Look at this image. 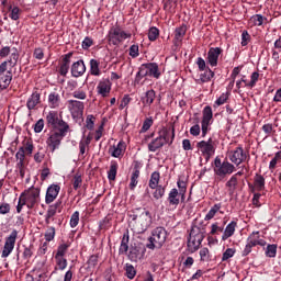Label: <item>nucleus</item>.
Returning a JSON list of instances; mask_svg holds the SVG:
<instances>
[{
    "instance_id": "603ef678",
    "label": "nucleus",
    "mask_w": 281,
    "mask_h": 281,
    "mask_svg": "<svg viewBox=\"0 0 281 281\" xmlns=\"http://www.w3.org/2000/svg\"><path fill=\"white\" fill-rule=\"evenodd\" d=\"M72 188L74 190H78L79 188H82V175L76 173L72 178Z\"/></svg>"
},
{
    "instance_id": "c756f323",
    "label": "nucleus",
    "mask_w": 281,
    "mask_h": 281,
    "mask_svg": "<svg viewBox=\"0 0 281 281\" xmlns=\"http://www.w3.org/2000/svg\"><path fill=\"white\" fill-rule=\"evenodd\" d=\"M267 21V18L262 16V14H255L249 19V25L251 27H260V25H263Z\"/></svg>"
},
{
    "instance_id": "c85d7f7f",
    "label": "nucleus",
    "mask_w": 281,
    "mask_h": 281,
    "mask_svg": "<svg viewBox=\"0 0 281 281\" xmlns=\"http://www.w3.org/2000/svg\"><path fill=\"white\" fill-rule=\"evenodd\" d=\"M131 240V237L128 236V232L123 234L122 240H121V245L119 248V254L120 255H125L128 254V243Z\"/></svg>"
},
{
    "instance_id": "4468645a",
    "label": "nucleus",
    "mask_w": 281,
    "mask_h": 281,
    "mask_svg": "<svg viewBox=\"0 0 281 281\" xmlns=\"http://www.w3.org/2000/svg\"><path fill=\"white\" fill-rule=\"evenodd\" d=\"M68 109L72 117H82V114L85 113V102L78 100H69Z\"/></svg>"
},
{
    "instance_id": "680f3d73",
    "label": "nucleus",
    "mask_w": 281,
    "mask_h": 281,
    "mask_svg": "<svg viewBox=\"0 0 281 281\" xmlns=\"http://www.w3.org/2000/svg\"><path fill=\"white\" fill-rule=\"evenodd\" d=\"M78 223H80V212L76 211L70 217V227H78Z\"/></svg>"
},
{
    "instance_id": "13d9d810",
    "label": "nucleus",
    "mask_w": 281,
    "mask_h": 281,
    "mask_svg": "<svg viewBox=\"0 0 281 281\" xmlns=\"http://www.w3.org/2000/svg\"><path fill=\"white\" fill-rule=\"evenodd\" d=\"M68 250H69V244H60L57 247V252L55 256L65 257V255L67 254Z\"/></svg>"
},
{
    "instance_id": "2f4dec72",
    "label": "nucleus",
    "mask_w": 281,
    "mask_h": 281,
    "mask_svg": "<svg viewBox=\"0 0 281 281\" xmlns=\"http://www.w3.org/2000/svg\"><path fill=\"white\" fill-rule=\"evenodd\" d=\"M178 192L181 195V203L186 201V193L188 192V182L186 180L179 178L177 181Z\"/></svg>"
},
{
    "instance_id": "7ed1b4c3",
    "label": "nucleus",
    "mask_w": 281,
    "mask_h": 281,
    "mask_svg": "<svg viewBox=\"0 0 281 281\" xmlns=\"http://www.w3.org/2000/svg\"><path fill=\"white\" fill-rule=\"evenodd\" d=\"M213 117L214 113L212 112V106L206 105L202 111L201 125H199L198 122L195 125L191 126L190 135H192L193 137H199L202 131V137H205L207 135V132L210 131V126H212Z\"/></svg>"
},
{
    "instance_id": "4c0bfd02",
    "label": "nucleus",
    "mask_w": 281,
    "mask_h": 281,
    "mask_svg": "<svg viewBox=\"0 0 281 281\" xmlns=\"http://www.w3.org/2000/svg\"><path fill=\"white\" fill-rule=\"evenodd\" d=\"M159 179H161V176L159 175V171H154L149 179V188L151 190H155L156 188H159Z\"/></svg>"
},
{
    "instance_id": "f8f14e48",
    "label": "nucleus",
    "mask_w": 281,
    "mask_h": 281,
    "mask_svg": "<svg viewBox=\"0 0 281 281\" xmlns=\"http://www.w3.org/2000/svg\"><path fill=\"white\" fill-rule=\"evenodd\" d=\"M227 157L232 164L240 166V164L247 159V154L245 153V149H243V146H238L235 149L227 151Z\"/></svg>"
},
{
    "instance_id": "5701e85b",
    "label": "nucleus",
    "mask_w": 281,
    "mask_h": 281,
    "mask_svg": "<svg viewBox=\"0 0 281 281\" xmlns=\"http://www.w3.org/2000/svg\"><path fill=\"white\" fill-rule=\"evenodd\" d=\"M155 98H157V93L155 92V90H147L145 92V95L140 98V102L144 109H146V106H151L153 102H155Z\"/></svg>"
},
{
    "instance_id": "423d86ee",
    "label": "nucleus",
    "mask_w": 281,
    "mask_h": 281,
    "mask_svg": "<svg viewBox=\"0 0 281 281\" xmlns=\"http://www.w3.org/2000/svg\"><path fill=\"white\" fill-rule=\"evenodd\" d=\"M213 171L220 179H225L227 175H233L236 171V167L232 162L227 160L222 161L221 157H216L214 159Z\"/></svg>"
},
{
    "instance_id": "58836bf2",
    "label": "nucleus",
    "mask_w": 281,
    "mask_h": 281,
    "mask_svg": "<svg viewBox=\"0 0 281 281\" xmlns=\"http://www.w3.org/2000/svg\"><path fill=\"white\" fill-rule=\"evenodd\" d=\"M60 119H58V113L50 111L46 116V122L49 124V126H53V128L58 124Z\"/></svg>"
},
{
    "instance_id": "e2e57ef3",
    "label": "nucleus",
    "mask_w": 281,
    "mask_h": 281,
    "mask_svg": "<svg viewBox=\"0 0 281 281\" xmlns=\"http://www.w3.org/2000/svg\"><path fill=\"white\" fill-rule=\"evenodd\" d=\"M200 260L201 262H210V249L204 247L200 250Z\"/></svg>"
},
{
    "instance_id": "69168bd1",
    "label": "nucleus",
    "mask_w": 281,
    "mask_h": 281,
    "mask_svg": "<svg viewBox=\"0 0 281 281\" xmlns=\"http://www.w3.org/2000/svg\"><path fill=\"white\" fill-rule=\"evenodd\" d=\"M72 98L77 100H87V92L82 89H77L72 92Z\"/></svg>"
},
{
    "instance_id": "3c124183",
    "label": "nucleus",
    "mask_w": 281,
    "mask_h": 281,
    "mask_svg": "<svg viewBox=\"0 0 281 281\" xmlns=\"http://www.w3.org/2000/svg\"><path fill=\"white\" fill-rule=\"evenodd\" d=\"M125 272L128 280H133V278L137 276V271L135 270V267H133V265L131 263L125 265Z\"/></svg>"
},
{
    "instance_id": "864d4df0",
    "label": "nucleus",
    "mask_w": 281,
    "mask_h": 281,
    "mask_svg": "<svg viewBox=\"0 0 281 281\" xmlns=\"http://www.w3.org/2000/svg\"><path fill=\"white\" fill-rule=\"evenodd\" d=\"M236 255V249L235 248H227L222 256V262H227L229 258H234Z\"/></svg>"
},
{
    "instance_id": "c03bdc74",
    "label": "nucleus",
    "mask_w": 281,
    "mask_h": 281,
    "mask_svg": "<svg viewBox=\"0 0 281 281\" xmlns=\"http://www.w3.org/2000/svg\"><path fill=\"white\" fill-rule=\"evenodd\" d=\"M90 74L91 76H100V63L97 59L90 60Z\"/></svg>"
},
{
    "instance_id": "bb28decb",
    "label": "nucleus",
    "mask_w": 281,
    "mask_h": 281,
    "mask_svg": "<svg viewBox=\"0 0 281 281\" xmlns=\"http://www.w3.org/2000/svg\"><path fill=\"white\" fill-rule=\"evenodd\" d=\"M146 67L150 78H156V80L161 78V71H159V65L157 63H147Z\"/></svg>"
},
{
    "instance_id": "4d7b16f0",
    "label": "nucleus",
    "mask_w": 281,
    "mask_h": 281,
    "mask_svg": "<svg viewBox=\"0 0 281 281\" xmlns=\"http://www.w3.org/2000/svg\"><path fill=\"white\" fill-rule=\"evenodd\" d=\"M55 260L60 271H65V269H67V259H65V257L55 256Z\"/></svg>"
},
{
    "instance_id": "09e8293b",
    "label": "nucleus",
    "mask_w": 281,
    "mask_h": 281,
    "mask_svg": "<svg viewBox=\"0 0 281 281\" xmlns=\"http://www.w3.org/2000/svg\"><path fill=\"white\" fill-rule=\"evenodd\" d=\"M13 50L16 52V48H11L10 46H2L0 48V60H3V58H8Z\"/></svg>"
},
{
    "instance_id": "f03ea898",
    "label": "nucleus",
    "mask_w": 281,
    "mask_h": 281,
    "mask_svg": "<svg viewBox=\"0 0 281 281\" xmlns=\"http://www.w3.org/2000/svg\"><path fill=\"white\" fill-rule=\"evenodd\" d=\"M175 142V126L164 127L159 135L148 144L149 153H157L159 148H164L166 144L169 146Z\"/></svg>"
},
{
    "instance_id": "72a5a7b5",
    "label": "nucleus",
    "mask_w": 281,
    "mask_h": 281,
    "mask_svg": "<svg viewBox=\"0 0 281 281\" xmlns=\"http://www.w3.org/2000/svg\"><path fill=\"white\" fill-rule=\"evenodd\" d=\"M146 76H149L148 75V68L146 66V64H143L139 68H138V71L136 74V77H135V85H139V82H142V78H146Z\"/></svg>"
},
{
    "instance_id": "de8ad7c7",
    "label": "nucleus",
    "mask_w": 281,
    "mask_h": 281,
    "mask_svg": "<svg viewBox=\"0 0 281 281\" xmlns=\"http://www.w3.org/2000/svg\"><path fill=\"white\" fill-rule=\"evenodd\" d=\"M127 258L131 262H137V260H139V249H137V247L130 248Z\"/></svg>"
},
{
    "instance_id": "774afa93",
    "label": "nucleus",
    "mask_w": 281,
    "mask_h": 281,
    "mask_svg": "<svg viewBox=\"0 0 281 281\" xmlns=\"http://www.w3.org/2000/svg\"><path fill=\"white\" fill-rule=\"evenodd\" d=\"M130 56L131 58H137L139 56V45L134 44L130 47Z\"/></svg>"
},
{
    "instance_id": "20e7f679",
    "label": "nucleus",
    "mask_w": 281,
    "mask_h": 281,
    "mask_svg": "<svg viewBox=\"0 0 281 281\" xmlns=\"http://www.w3.org/2000/svg\"><path fill=\"white\" fill-rule=\"evenodd\" d=\"M168 238V231L164 227L158 226L151 231V236L148 238V243L146 245L147 249H161L164 245H166V240Z\"/></svg>"
},
{
    "instance_id": "f3484780",
    "label": "nucleus",
    "mask_w": 281,
    "mask_h": 281,
    "mask_svg": "<svg viewBox=\"0 0 281 281\" xmlns=\"http://www.w3.org/2000/svg\"><path fill=\"white\" fill-rule=\"evenodd\" d=\"M64 137L65 136H63L58 132H55V130L50 133L49 137L46 140V144L48 147H50L52 153H54V150H56V148L60 146V142H63Z\"/></svg>"
},
{
    "instance_id": "dca6fc26",
    "label": "nucleus",
    "mask_w": 281,
    "mask_h": 281,
    "mask_svg": "<svg viewBox=\"0 0 281 281\" xmlns=\"http://www.w3.org/2000/svg\"><path fill=\"white\" fill-rule=\"evenodd\" d=\"M59 193H60V186L50 184L46 190V195H45L46 205L54 203L56 201V199H58Z\"/></svg>"
},
{
    "instance_id": "49530a36",
    "label": "nucleus",
    "mask_w": 281,
    "mask_h": 281,
    "mask_svg": "<svg viewBox=\"0 0 281 281\" xmlns=\"http://www.w3.org/2000/svg\"><path fill=\"white\" fill-rule=\"evenodd\" d=\"M212 78H214V71L207 68L203 74L200 75V82H210Z\"/></svg>"
},
{
    "instance_id": "bf43d9fd",
    "label": "nucleus",
    "mask_w": 281,
    "mask_h": 281,
    "mask_svg": "<svg viewBox=\"0 0 281 281\" xmlns=\"http://www.w3.org/2000/svg\"><path fill=\"white\" fill-rule=\"evenodd\" d=\"M16 170L21 177V179L25 178V160H18Z\"/></svg>"
},
{
    "instance_id": "e433bc0d",
    "label": "nucleus",
    "mask_w": 281,
    "mask_h": 281,
    "mask_svg": "<svg viewBox=\"0 0 281 281\" xmlns=\"http://www.w3.org/2000/svg\"><path fill=\"white\" fill-rule=\"evenodd\" d=\"M238 186V178L236 176H232L231 179L226 182V188H228V193L232 196L234 192H236V188Z\"/></svg>"
},
{
    "instance_id": "37998d69",
    "label": "nucleus",
    "mask_w": 281,
    "mask_h": 281,
    "mask_svg": "<svg viewBox=\"0 0 281 281\" xmlns=\"http://www.w3.org/2000/svg\"><path fill=\"white\" fill-rule=\"evenodd\" d=\"M44 238H45L46 243H52V240H54V238H56V227L48 226L44 234Z\"/></svg>"
},
{
    "instance_id": "a19ab883",
    "label": "nucleus",
    "mask_w": 281,
    "mask_h": 281,
    "mask_svg": "<svg viewBox=\"0 0 281 281\" xmlns=\"http://www.w3.org/2000/svg\"><path fill=\"white\" fill-rule=\"evenodd\" d=\"M254 186L258 192H262L265 190V177L262 175H256Z\"/></svg>"
},
{
    "instance_id": "b1692460",
    "label": "nucleus",
    "mask_w": 281,
    "mask_h": 281,
    "mask_svg": "<svg viewBox=\"0 0 281 281\" xmlns=\"http://www.w3.org/2000/svg\"><path fill=\"white\" fill-rule=\"evenodd\" d=\"M186 32H188V26L186 24H182L181 26L176 27L175 38H173L175 45L179 46V44L183 42V36H186Z\"/></svg>"
},
{
    "instance_id": "338daca9",
    "label": "nucleus",
    "mask_w": 281,
    "mask_h": 281,
    "mask_svg": "<svg viewBox=\"0 0 281 281\" xmlns=\"http://www.w3.org/2000/svg\"><path fill=\"white\" fill-rule=\"evenodd\" d=\"M153 124H154L153 117L145 119L142 126V133H146V131H149Z\"/></svg>"
},
{
    "instance_id": "1a4fd4ad",
    "label": "nucleus",
    "mask_w": 281,
    "mask_h": 281,
    "mask_svg": "<svg viewBox=\"0 0 281 281\" xmlns=\"http://www.w3.org/2000/svg\"><path fill=\"white\" fill-rule=\"evenodd\" d=\"M133 221L135 222L134 232H136V234H144V232L148 229V226L151 225L153 216L149 211H145L138 216L135 215Z\"/></svg>"
},
{
    "instance_id": "ddd939ff",
    "label": "nucleus",
    "mask_w": 281,
    "mask_h": 281,
    "mask_svg": "<svg viewBox=\"0 0 281 281\" xmlns=\"http://www.w3.org/2000/svg\"><path fill=\"white\" fill-rule=\"evenodd\" d=\"M223 54V48L221 47H211L206 55V63L210 67H218V58Z\"/></svg>"
},
{
    "instance_id": "393cba45",
    "label": "nucleus",
    "mask_w": 281,
    "mask_h": 281,
    "mask_svg": "<svg viewBox=\"0 0 281 281\" xmlns=\"http://www.w3.org/2000/svg\"><path fill=\"white\" fill-rule=\"evenodd\" d=\"M236 227H238V223H236L235 221H232L229 224H227L223 232L222 240H227L228 238H232V236L236 234Z\"/></svg>"
},
{
    "instance_id": "6ab92c4d",
    "label": "nucleus",
    "mask_w": 281,
    "mask_h": 281,
    "mask_svg": "<svg viewBox=\"0 0 281 281\" xmlns=\"http://www.w3.org/2000/svg\"><path fill=\"white\" fill-rule=\"evenodd\" d=\"M134 170L131 176L130 190H135L137 188L138 179H139V168H142V162L139 160H135L133 162Z\"/></svg>"
},
{
    "instance_id": "9d476101",
    "label": "nucleus",
    "mask_w": 281,
    "mask_h": 281,
    "mask_svg": "<svg viewBox=\"0 0 281 281\" xmlns=\"http://www.w3.org/2000/svg\"><path fill=\"white\" fill-rule=\"evenodd\" d=\"M203 233L201 232V228L195 227L190 231L189 238H188V250L191 254H194V251H199V247H201V244L203 243Z\"/></svg>"
},
{
    "instance_id": "f257e3e1",
    "label": "nucleus",
    "mask_w": 281,
    "mask_h": 281,
    "mask_svg": "<svg viewBox=\"0 0 281 281\" xmlns=\"http://www.w3.org/2000/svg\"><path fill=\"white\" fill-rule=\"evenodd\" d=\"M19 63V50L11 53V56L0 64V89L5 91L12 83V70H8V65L14 67Z\"/></svg>"
},
{
    "instance_id": "7c9ffc66",
    "label": "nucleus",
    "mask_w": 281,
    "mask_h": 281,
    "mask_svg": "<svg viewBox=\"0 0 281 281\" xmlns=\"http://www.w3.org/2000/svg\"><path fill=\"white\" fill-rule=\"evenodd\" d=\"M55 132H57L59 135H61L63 137H65L67 135V133L69 132V124H67V122L59 120V122L55 125L54 127Z\"/></svg>"
},
{
    "instance_id": "5fc2aeb1",
    "label": "nucleus",
    "mask_w": 281,
    "mask_h": 281,
    "mask_svg": "<svg viewBox=\"0 0 281 281\" xmlns=\"http://www.w3.org/2000/svg\"><path fill=\"white\" fill-rule=\"evenodd\" d=\"M94 126H95V116L93 114H89L86 117V128L88 131H93Z\"/></svg>"
},
{
    "instance_id": "6e6552de",
    "label": "nucleus",
    "mask_w": 281,
    "mask_h": 281,
    "mask_svg": "<svg viewBox=\"0 0 281 281\" xmlns=\"http://www.w3.org/2000/svg\"><path fill=\"white\" fill-rule=\"evenodd\" d=\"M20 198L24 201L23 203L26 204L27 210H33L41 201V189L32 187L21 193Z\"/></svg>"
},
{
    "instance_id": "412c9836",
    "label": "nucleus",
    "mask_w": 281,
    "mask_h": 281,
    "mask_svg": "<svg viewBox=\"0 0 281 281\" xmlns=\"http://www.w3.org/2000/svg\"><path fill=\"white\" fill-rule=\"evenodd\" d=\"M85 71H87V66H85V61L82 59L72 64L71 76H74V78H80V76L85 75Z\"/></svg>"
},
{
    "instance_id": "c9c22d12",
    "label": "nucleus",
    "mask_w": 281,
    "mask_h": 281,
    "mask_svg": "<svg viewBox=\"0 0 281 281\" xmlns=\"http://www.w3.org/2000/svg\"><path fill=\"white\" fill-rule=\"evenodd\" d=\"M117 161H111L110 169L108 171V179L109 181H115V177H117Z\"/></svg>"
},
{
    "instance_id": "0eeeda50",
    "label": "nucleus",
    "mask_w": 281,
    "mask_h": 281,
    "mask_svg": "<svg viewBox=\"0 0 281 281\" xmlns=\"http://www.w3.org/2000/svg\"><path fill=\"white\" fill-rule=\"evenodd\" d=\"M195 147L205 161H210L214 157V153H216V142L212 137L207 140L198 142Z\"/></svg>"
},
{
    "instance_id": "aec40b11",
    "label": "nucleus",
    "mask_w": 281,
    "mask_h": 281,
    "mask_svg": "<svg viewBox=\"0 0 281 281\" xmlns=\"http://www.w3.org/2000/svg\"><path fill=\"white\" fill-rule=\"evenodd\" d=\"M247 243L250 244L252 247H265L267 245V241L262 238H260V232L256 231L252 232L248 238Z\"/></svg>"
},
{
    "instance_id": "f704fd0d",
    "label": "nucleus",
    "mask_w": 281,
    "mask_h": 281,
    "mask_svg": "<svg viewBox=\"0 0 281 281\" xmlns=\"http://www.w3.org/2000/svg\"><path fill=\"white\" fill-rule=\"evenodd\" d=\"M9 19L11 21H19L21 19V14H22V10L21 8L19 7H13V5H10L9 7Z\"/></svg>"
},
{
    "instance_id": "a211bd4d",
    "label": "nucleus",
    "mask_w": 281,
    "mask_h": 281,
    "mask_svg": "<svg viewBox=\"0 0 281 281\" xmlns=\"http://www.w3.org/2000/svg\"><path fill=\"white\" fill-rule=\"evenodd\" d=\"M40 102H41V91H38V89L35 88L26 101V109H29V111H34V109L38 106Z\"/></svg>"
},
{
    "instance_id": "4be33fe9",
    "label": "nucleus",
    "mask_w": 281,
    "mask_h": 281,
    "mask_svg": "<svg viewBox=\"0 0 281 281\" xmlns=\"http://www.w3.org/2000/svg\"><path fill=\"white\" fill-rule=\"evenodd\" d=\"M126 150V145L124 142L120 140L116 145H113L109 148V153L111 157L120 158L122 155H124V151Z\"/></svg>"
},
{
    "instance_id": "9b49d317",
    "label": "nucleus",
    "mask_w": 281,
    "mask_h": 281,
    "mask_svg": "<svg viewBox=\"0 0 281 281\" xmlns=\"http://www.w3.org/2000/svg\"><path fill=\"white\" fill-rule=\"evenodd\" d=\"M16 238H19V231L13 229L11 234L5 237L4 246L2 249V258H8L12 251H14V245H16Z\"/></svg>"
},
{
    "instance_id": "79ce46f5",
    "label": "nucleus",
    "mask_w": 281,
    "mask_h": 281,
    "mask_svg": "<svg viewBox=\"0 0 281 281\" xmlns=\"http://www.w3.org/2000/svg\"><path fill=\"white\" fill-rule=\"evenodd\" d=\"M221 207H222L221 203L214 204L205 215L204 221H212V218L216 216V213L221 210Z\"/></svg>"
},
{
    "instance_id": "ea45409f",
    "label": "nucleus",
    "mask_w": 281,
    "mask_h": 281,
    "mask_svg": "<svg viewBox=\"0 0 281 281\" xmlns=\"http://www.w3.org/2000/svg\"><path fill=\"white\" fill-rule=\"evenodd\" d=\"M265 254L267 258H276V256H278V245L268 244Z\"/></svg>"
},
{
    "instance_id": "0e129e2a",
    "label": "nucleus",
    "mask_w": 281,
    "mask_h": 281,
    "mask_svg": "<svg viewBox=\"0 0 281 281\" xmlns=\"http://www.w3.org/2000/svg\"><path fill=\"white\" fill-rule=\"evenodd\" d=\"M23 148L24 154L26 153V155H32V153H34V143L32 142V139H26Z\"/></svg>"
},
{
    "instance_id": "473e14b6",
    "label": "nucleus",
    "mask_w": 281,
    "mask_h": 281,
    "mask_svg": "<svg viewBox=\"0 0 281 281\" xmlns=\"http://www.w3.org/2000/svg\"><path fill=\"white\" fill-rule=\"evenodd\" d=\"M48 104L50 109H58V106H60V94H58V92H50L48 95Z\"/></svg>"
},
{
    "instance_id": "2eb2a0df",
    "label": "nucleus",
    "mask_w": 281,
    "mask_h": 281,
    "mask_svg": "<svg viewBox=\"0 0 281 281\" xmlns=\"http://www.w3.org/2000/svg\"><path fill=\"white\" fill-rule=\"evenodd\" d=\"M113 83L111 82V79H102L99 81L97 86V93L101 98H109V93H111V87Z\"/></svg>"
},
{
    "instance_id": "8fccbe9b",
    "label": "nucleus",
    "mask_w": 281,
    "mask_h": 281,
    "mask_svg": "<svg viewBox=\"0 0 281 281\" xmlns=\"http://www.w3.org/2000/svg\"><path fill=\"white\" fill-rule=\"evenodd\" d=\"M88 271H93L98 267V255H92L89 257L88 261Z\"/></svg>"
},
{
    "instance_id": "39448f33",
    "label": "nucleus",
    "mask_w": 281,
    "mask_h": 281,
    "mask_svg": "<svg viewBox=\"0 0 281 281\" xmlns=\"http://www.w3.org/2000/svg\"><path fill=\"white\" fill-rule=\"evenodd\" d=\"M131 36H133L131 32H126L122 30V27L120 26H112L108 33V43L110 45H114L115 47H119V45H122V43L131 38Z\"/></svg>"
},
{
    "instance_id": "cd10ccee",
    "label": "nucleus",
    "mask_w": 281,
    "mask_h": 281,
    "mask_svg": "<svg viewBox=\"0 0 281 281\" xmlns=\"http://www.w3.org/2000/svg\"><path fill=\"white\" fill-rule=\"evenodd\" d=\"M179 199H181V193L179 192V190L171 189L167 198L169 205H173L175 207H177V205H179L180 203Z\"/></svg>"
},
{
    "instance_id": "052dcab7",
    "label": "nucleus",
    "mask_w": 281,
    "mask_h": 281,
    "mask_svg": "<svg viewBox=\"0 0 281 281\" xmlns=\"http://www.w3.org/2000/svg\"><path fill=\"white\" fill-rule=\"evenodd\" d=\"M157 38H159V29L153 26L148 31V40L153 42L157 41Z\"/></svg>"
},
{
    "instance_id": "a878e982",
    "label": "nucleus",
    "mask_w": 281,
    "mask_h": 281,
    "mask_svg": "<svg viewBox=\"0 0 281 281\" xmlns=\"http://www.w3.org/2000/svg\"><path fill=\"white\" fill-rule=\"evenodd\" d=\"M60 205H63V202L57 201L55 204H52L48 206V210H47L46 216H45V223L47 225H49V218H54V216H56V213L60 209Z\"/></svg>"
},
{
    "instance_id": "a18cd8bd",
    "label": "nucleus",
    "mask_w": 281,
    "mask_h": 281,
    "mask_svg": "<svg viewBox=\"0 0 281 281\" xmlns=\"http://www.w3.org/2000/svg\"><path fill=\"white\" fill-rule=\"evenodd\" d=\"M278 164H281V150L274 154V157L269 162V169L276 170L278 168Z\"/></svg>"
},
{
    "instance_id": "6e6d98bb",
    "label": "nucleus",
    "mask_w": 281,
    "mask_h": 281,
    "mask_svg": "<svg viewBox=\"0 0 281 281\" xmlns=\"http://www.w3.org/2000/svg\"><path fill=\"white\" fill-rule=\"evenodd\" d=\"M259 78H260V74L258 71L252 72L250 76V81L246 83V87H249V89H254Z\"/></svg>"
}]
</instances>
